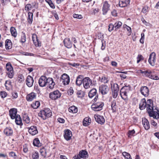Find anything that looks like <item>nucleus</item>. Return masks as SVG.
<instances>
[{"label":"nucleus","instance_id":"1","mask_svg":"<svg viewBox=\"0 0 159 159\" xmlns=\"http://www.w3.org/2000/svg\"><path fill=\"white\" fill-rule=\"evenodd\" d=\"M152 106H153V102L151 99H148L146 101L145 98L141 99L139 105V108L140 110L144 109L146 107L147 111L149 109V108H152Z\"/></svg>","mask_w":159,"mask_h":159},{"label":"nucleus","instance_id":"2","mask_svg":"<svg viewBox=\"0 0 159 159\" xmlns=\"http://www.w3.org/2000/svg\"><path fill=\"white\" fill-rule=\"evenodd\" d=\"M52 115L51 110L48 108H45L41 110L38 113L39 116L42 118L43 120H45L47 117H50Z\"/></svg>","mask_w":159,"mask_h":159},{"label":"nucleus","instance_id":"3","mask_svg":"<svg viewBox=\"0 0 159 159\" xmlns=\"http://www.w3.org/2000/svg\"><path fill=\"white\" fill-rule=\"evenodd\" d=\"M6 68L8 77L10 78H12L14 76V73L13 67L10 62L7 63Z\"/></svg>","mask_w":159,"mask_h":159},{"label":"nucleus","instance_id":"4","mask_svg":"<svg viewBox=\"0 0 159 159\" xmlns=\"http://www.w3.org/2000/svg\"><path fill=\"white\" fill-rule=\"evenodd\" d=\"M156 109L157 111H154L153 107L152 106V108H149V109L147 111L150 117H152L154 119H159V111L156 108Z\"/></svg>","mask_w":159,"mask_h":159},{"label":"nucleus","instance_id":"5","mask_svg":"<svg viewBox=\"0 0 159 159\" xmlns=\"http://www.w3.org/2000/svg\"><path fill=\"white\" fill-rule=\"evenodd\" d=\"M130 90L129 86H125L123 87L120 90V96L122 98L126 100L127 98L128 93Z\"/></svg>","mask_w":159,"mask_h":159},{"label":"nucleus","instance_id":"6","mask_svg":"<svg viewBox=\"0 0 159 159\" xmlns=\"http://www.w3.org/2000/svg\"><path fill=\"white\" fill-rule=\"evenodd\" d=\"M61 95V93L58 90H57L50 93L49 94V97L52 100H56L60 98Z\"/></svg>","mask_w":159,"mask_h":159},{"label":"nucleus","instance_id":"7","mask_svg":"<svg viewBox=\"0 0 159 159\" xmlns=\"http://www.w3.org/2000/svg\"><path fill=\"white\" fill-rule=\"evenodd\" d=\"M102 14L103 15H106L108 11L110 9V5L107 1H105L102 3Z\"/></svg>","mask_w":159,"mask_h":159},{"label":"nucleus","instance_id":"8","mask_svg":"<svg viewBox=\"0 0 159 159\" xmlns=\"http://www.w3.org/2000/svg\"><path fill=\"white\" fill-rule=\"evenodd\" d=\"M103 106L104 103L103 102H98L92 105V108L94 111H98L102 110Z\"/></svg>","mask_w":159,"mask_h":159},{"label":"nucleus","instance_id":"9","mask_svg":"<svg viewBox=\"0 0 159 159\" xmlns=\"http://www.w3.org/2000/svg\"><path fill=\"white\" fill-rule=\"evenodd\" d=\"M70 81V78L68 75L64 73L62 75L60 81L62 82L64 85L68 84L69 83Z\"/></svg>","mask_w":159,"mask_h":159},{"label":"nucleus","instance_id":"10","mask_svg":"<svg viewBox=\"0 0 159 159\" xmlns=\"http://www.w3.org/2000/svg\"><path fill=\"white\" fill-rule=\"evenodd\" d=\"M92 84V81L89 78L86 77L84 79L83 84L85 89L89 88Z\"/></svg>","mask_w":159,"mask_h":159},{"label":"nucleus","instance_id":"11","mask_svg":"<svg viewBox=\"0 0 159 159\" xmlns=\"http://www.w3.org/2000/svg\"><path fill=\"white\" fill-rule=\"evenodd\" d=\"M55 84V83L54 82L53 79L51 78H48L46 84V86L48 89H53Z\"/></svg>","mask_w":159,"mask_h":159},{"label":"nucleus","instance_id":"12","mask_svg":"<svg viewBox=\"0 0 159 159\" xmlns=\"http://www.w3.org/2000/svg\"><path fill=\"white\" fill-rule=\"evenodd\" d=\"M47 80L48 78L45 76H41L39 80V86L42 87L46 86Z\"/></svg>","mask_w":159,"mask_h":159},{"label":"nucleus","instance_id":"13","mask_svg":"<svg viewBox=\"0 0 159 159\" xmlns=\"http://www.w3.org/2000/svg\"><path fill=\"white\" fill-rule=\"evenodd\" d=\"M88 96L90 98H92L94 96H96L94 100V101H96L98 97V95L97 94L96 89L93 88L91 89L89 93Z\"/></svg>","mask_w":159,"mask_h":159},{"label":"nucleus","instance_id":"14","mask_svg":"<svg viewBox=\"0 0 159 159\" xmlns=\"http://www.w3.org/2000/svg\"><path fill=\"white\" fill-rule=\"evenodd\" d=\"M109 88L106 85H102L99 87V92L102 95L107 94L109 91Z\"/></svg>","mask_w":159,"mask_h":159},{"label":"nucleus","instance_id":"15","mask_svg":"<svg viewBox=\"0 0 159 159\" xmlns=\"http://www.w3.org/2000/svg\"><path fill=\"white\" fill-rule=\"evenodd\" d=\"M156 54L154 52H152L149 56L148 62L152 66L154 65L156 62Z\"/></svg>","mask_w":159,"mask_h":159},{"label":"nucleus","instance_id":"16","mask_svg":"<svg viewBox=\"0 0 159 159\" xmlns=\"http://www.w3.org/2000/svg\"><path fill=\"white\" fill-rule=\"evenodd\" d=\"M140 91L141 93L145 97H147L148 96L149 90L147 87H141L140 88Z\"/></svg>","mask_w":159,"mask_h":159},{"label":"nucleus","instance_id":"17","mask_svg":"<svg viewBox=\"0 0 159 159\" xmlns=\"http://www.w3.org/2000/svg\"><path fill=\"white\" fill-rule=\"evenodd\" d=\"M94 116L96 121L98 123L102 125L105 123V120L103 116L98 115H95Z\"/></svg>","mask_w":159,"mask_h":159},{"label":"nucleus","instance_id":"18","mask_svg":"<svg viewBox=\"0 0 159 159\" xmlns=\"http://www.w3.org/2000/svg\"><path fill=\"white\" fill-rule=\"evenodd\" d=\"M72 136L71 131L69 129L65 130H64V137L65 139L67 141L70 140Z\"/></svg>","mask_w":159,"mask_h":159},{"label":"nucleus","instance_id":"19","mask_svg":"<svg viewBox=\"0 0 159 159\" xmlns=\"http://www.w3.org/2000/svg\"><path fill=\"white\" fill-rule=\"evenodd\" d=\"M17 110L15 108H12L9 111V115L12 119H15L17 117Z\"/></svg>","mask_w":159,"mask_h":159},{"label":"nucleus","instance_id":"20","mask_svg":"<svg viewBox=\"0 0 159 159\" xmlns=\"http://www.w3.org/2000/svg\"><path fill=\"white\" fill-rule=\"evenodd\" d=\"M28 129H29V132L32 135H34L38 133L37 127L35 125L31 126L30 128H28Z\"/></svg>","mask_w":159,"mask_h":159},{"label":"nucleus","instance_id":"21","mask_svg":"<svg viewBox=\"0 0 159 159\" xmlns=\"http://www.w3.org/2000/svg\"><path fill=\"white\" fill-rule=\"evenodd\" d=\"M26 84L29 87H31L33 84L34 80L32 77L30 75L27 76L26 80Z\"/></svg>","mask_w":159,"mask_h":159},{"label":"nucleus","instance_id":"22","mask_svg":"<svg viewBox=\"0 0 159 159\" xmlns=\"http://www.w3.org/2000/svg\"><path fill=\"white\" fill-rule=\"evenodd\" d=\"M32 39L34 44L36 47H39L41 46L40 42L39 41L37 36L36 34H33Z\"/></svg>","mask_w":159,"mask_h":159},{"label":"nucleus","instance_id":"23","mask_svg":"<svg viewBox=\"0 0 159 159\" xmlns=\"http://www.w3.org/2000/svg\"><path fill=\"white\" fill-rule=\"evenodd\" d=\"M4 133L7 136H11L13 134V131L11 128L7 127L4 129Z\"/></svg>","mask_w":159,"mask_h":159},{"label":"nucleus","instance_id":"24","mask_svg":"<svg viewBox=\"0 0 159 159\" xmlns=\"http://www.w3.org/2000/svg\"><path fill=\"white\" fill-rule=\"evenodd\" d=\"M65 46L68 48H71L72 47V43L70 39L69 38H65L63 41Z\"/></svg>","mask_w":159,"mask_h":159},{"label":"nucleus","instance_id":"25","mask_svg":"<svg viewBox=\"0 0 159 159\" xmlns=\"http://www.w3.org/2000/svg\"><path fill=\"white\" fill-rule=\"evenodd\" d=\"M142 123L143 127L146 130H148L150 128V125L148 120L146 118L142 119Z\"/></svg>","mask_w":159,"mask_h":159},{"label":"nucleus","instance_id":"26","mask_svg":"<svg viewBox=\"0 0 159 159\" xmlns=\"http://www.w3.org/2000/svg\"><path fill=\"white\" fill-rule=\"evenodd\" d=\"M130 2V1L127 0H120L119 1V6L120 7H124L126 6Z\"/></svg>","mask_w":159,"mask_h":159},{"label":"nucleus","instance_id":"27","mask_svg":"<svg viewBox=\"0 0 159 159\" xmlns=\"http://www.w3.org/2000/svg\"><path fill=\"white\" fill-rule=\"evenodd\" d=\"M36 95L35 93L32 92L28 94L26 96V99L28 101H31L36 98Z\"/></svg>","mask_w":159,"mask_h":159},{"label":"nucleus","instance_id":"28","mask_svg":"<svg viewBox=\"0 0 159 159\" xmlns=\"http://www.w3.org/2000/svg\"><path fill=\"white\" fill-rule=\"evenodd\" d=\"M83 76L82 75H79L76 79V83L77 85L78 86H80L83 83Z\"/></svg>","mask_w":159,"mask_h":159},{"label":"nucleus","instance_id":"29","mask_svg":"<svg viewBox=\"0 0 159 159\" xmlns=\"http://www.w3.org/2000/svg\"><path fill=\"white\" fill-rule=\"evenodd\" d=\"M80 155L81 158L84 159L87 158L89 156L88 152L85 150H82L80 152Z\"/></svg>","mask_w":159,"mask_h":159},{"label":"nucleus","instance_id":"30","mask_svg":"<svg viewBox=\"0 0 159 159\" xmlns=\"http://www.w3.org/2000/svg\"><path fill=\"white\" fill-rule=\"evenodd\" d=\"M5 46L7 50L10 49L12 47V44L10 40L7 39L6 40Z\"/></svg>","mask_w":159,"mask_h":159},{"label":"nucleus","instance_id":"31","mask_svg":"<svg viewBox=\"0 0 159 159\" xmlns=\"http://www.w3.org/2000/svg\"><path fill=\"white\" fill-rule=\"evenodd\" d=\"M91 120L90 118L85 117L84 118L83 121V125L85 126H87L90 124Z\"/></svg>","mask_w":159,"mask_h":159},{"label":"nucleus","instance_id":"32","mask_svg":"<svg viewBox=\"0 0 159 159\" xmlns=\"http://www.w3.org/2000/svg\"><path fill=\"white\" fill-rule=\"evenodd\" d=\"M69 111L70 112L75 113L78 112V109L77 107L73 106L70 107L69 109Z\"/></svg>","mask_w":159,"mask_h":159},{"label":"nucleus","instance_id":"33","mask_svg":"<svg viewBox=\"0 0 159 159\" xmlns=\"http://www.w3.org/2000/svg\"><path fill=\"white\" fill-rule=\"evenodd\" d=\"M111 106L112 112H115L116 109V102L115 100H113L111 102Z\"/></svg>","mask_w":159,"mask_h":159},{"label":"nucleus","instance_id":"34","mask_svg":"<svg viewBox=\"0 0 159 159\" xmlns=\"http://www.w3.org/2000/svg\"><path fill=\"white\" fill-rule=\"evenodd\" d=\"M122 25V23L119 21H117L114 24V29L115 30L119 29L121 26Z\"/></svg>","mask_w":159,"mask_h":159},{"label":"nucleus","instance_id":"35","mask_svg":"<svg viewBox=\"0 0 159 159\" xmlns=\"http://www.w3.org/2000/svg\"><path fill=\"white\" fill-rule=\"evenodd\" d=\"M33 144L34 146L37 147H39L41 145L38 138H36L33 140Z\"/></svg>","mask_w":159,"mask_h":159},{"label":"nucleus","instance_id":"36","mask_svg":"<svg viewBox=\"0 0 159 159\" xmlns=\"http://www.w3.org/2000/svg\"><path fill=\"white\" fill-rule=\"evenodd\" d=\"M40 102L39 101H36L33 102L31 105V107L34 109H37L40 105Z\"/></svg>","mask_w":159,"mask_h":159},{"label":"nucleus","instance_id":"37","mask_svg":"<svg viewBox=\"0 0 159 159\" xmlns=\"http://www.w3.org/2000/svg\"><path fill=\"white\" fill-rule=\"evenodd\" d=\"M11 35L14 37H16L17 35V33L16 29L13 27H11L10 29Z\"/></svg>","mask_w":159,"mask_h":159},{"label":"nucleus","instance_id":"38","mask_svg":"<svg viewBox=\"0 0 159 159\" xmlns=\"http://www.w3.org/2000/svg\"><path fill=\"white\" fill-rule=\"evenodd\" d=\"M26 41V36L25 33L23 32H21V39L20 42L22 44L24 43Z\"/></svg>","mask_w":159,"mask_h":159},{"label":"nucleus","instance_id":"39","mask_svg":"<svg viewBox=\"0 0 159 159\" xmlns=\"http://www.w3.org/2000/svg\"><path fill=\"white\" fill-rule=\"evenodd\" d=\"M15 119V122L17 125H20L22 124V120L19 115H17V117Z\"/></svg>","mask_w":159,"mask_h":159},{"label":"nucleus","instance_id":"40","mask_svg":"<svg viewBox=\"0 0 159 159\" xmlns=\"http://www.w3.org/2000/svg\"><path fill=\"white\" fill-rule=\"evenodd\" d=\"M23 121L27 124H29L30 122V119L26 114H25L23 115Z\"/></svg>","mask_w":159,"mask_h":159},{"label":"nucleus","instance_id":"41","mask_svg":"<svg viewBox=\"0 0 159 159\" xmlns=\"http://www.w3.org/2000/svg\"><path fill=\"white\" fill-rule=\"evenodd\" d=\"M39 152L43 157H46L47 155V152L46 149L44 148L43 147L42 148H41Z\"/></svg>","mask_w":159,"mask_h":159},{"label":"nucleus","instance_id":"42","mask_svg":"<svg viewBox=\"0 0 159 159\" xmlns=\"http://www.w3.org/2000/svg\"><path fill=\"white\" fill-rule=\"evenodd\" d=\"M33 14L31 12H29L28 13V22L30 24H31L33 21Z\"/></svg>","mask_w":159,"mask_h":159},{"label":"nucleus","instance_id":"43","mask_svg":"<svg viewBox=\"0 0 159 159\" xmlns=\"http://www.w3.org/2000/svg\"><path fill=\"white\" fill-rule=\"evenodd\" d=\"M99 78L101 82L104 83H107L109 81L108 78L104 76H103L101 77H100Z\"/></svg>","mask_w":159,"mask_h":159},{"label":"nucleus","instance_id":"44","mask_svg":"<svg viewBox=\"0 0 159 159\" xmlns=\"http://www.w3.org/2000/svg\"><path fill=\"white\" fill-rule=\"evenodd\" d=\"M111 88L112 91H119V88L117 84H114L113 86L111 84Z\"/></svg>","mask_w":159,"mask_h":159},{"label":"nucleus","instance_id":"45","mask_svg":"<svg viewBox=\"0 0 159 159\" xmlns=\"http://www.w3.org/2000/svg\"><path fill=\"white\" fill-rule=\"evenodd\" d=\"M17 81L20 83L23 82L24 80V76L22 74H19L17 78Z\"/></svg>","mask_w":159,"mask_h":159},{"label":"nucleus","instance_id":"46","mask_svg":"<svg viewBox=\"0 0 159 159\" xmlns=\"http://www.w3.org/2000/svg\"><path fill=\"white\" fill-rule=\"evenodd\" d=\"M122 155L125 157V159H132L130 154L126 152H123Z\"/></svg>","mask_w":159,"mask_h":159},{"label":"nucleus","instance_id":"47","mask_svg":"<svg viewBox=\"0 0 159 159\" xmlns=\"http://www.w3.org/2000/svg\"><path fill=\"white\" fill-rule=\"evenodd\" d=\"M11 82L9 80H6L5 84L6 89L9 90L10 89V87L11 86Z\"/></svg>","mask_w":159,"mask_h":159},{"label":"nucleus","instance_id":"48","mask_svg":"<svg viewBox=\"0 0 159 159\" xmlns=\"http://www.w3.org/2000/svg\"><path fill=\"white\" fill-rule=\"evenodd\" d=\"M117 72L121 73L119 75L120 76L121 78V79H124L126 78V76L125 75V74H127L126 72Z\"/></svg>","mask_w":159,"mask_h":159},{"label":"nucleus","instance_id":"49","mask_svg":"<svg viewBox=\"0 0 159 159\" xmlns=\"http://www.w3.org/2000/svg\"><path fill=\"white\" fill-rule=\"evenodd\" d=\"M135 133V131L134 129H133L131 130H129L128 133V136L129 138H131L132 136H133V134Z\"/></svg>","mask_w":159,"mask_h":159},{"label":"nucleus","instance_id":"50","mask_svg":"<svg viewBox=\"0 0 159 159\" xmlns=\"http://www.w3.org/2000/svg\"><path fill=\"white\" fill-rule=\"evenodd\" d=\"M39 154L38 152H36L34 153L32 155L33 159H38L39 158Z\"/></svg>","mask_w":159,"mask_h":159},{"label":"nucleus","instance_id":"51","mask_svg":"<svg viewBox=\"0 0 159 159\" xmlns=\"http://www.w3.org/2000/svg\"><path fill=\"white\" fill-rule=\"evenodd\" d=\"M123 27L124 28H125L129 32V34L130 35L131 33V28L130 27L126 25H123Z\"/></svg>","mask_w":159,"mask_h":159},{"label":"nucleus","instance_id":"52","mask_svg":"<svg viewBox=\"0 0 159 159\" xmlns=\"http://www.w3.org/2000/svg\"><path fill=\"white\" fill-rule=\"evenodd\" d=\"M77 95L78 97L82 98L84 97V93L83 91L80 90L77 91Z\"/></svg>","mask_w":159,"mask_h":159},{"label":"nucleus","instance_id":"53","mask_svg":"<svg viewBox=\"0 0 159 159\" xmlns=\"http://www.w3.org/2000/svg\"><path fill=\"white\" fill-rule=\"evenodd\" d=\"M9 155L10 157H12L14 159H16L17 157V155L13 152H11L9 153Z\"/></svg>","mask_w":159,"mask_h":159},{"label":"nucleus","instance_id":"54","mask_svg":"<svg viewBox=\"0 0 159 159\" xmlns=\"http://www.w3.org/2000/svg\"><path fill=\"white\" fill-rule=\"evenodd\" d=\"M141 71V73L142 74L144 75L145 76L148 77L149 76V75L150 74V73L151 71H149L148 70L145 71H142L141 70H140Z\"/></svg>","mask_w":159,"mask_h":159},{"label":"nucleus","instance_id":"55","mask_svg":"<svg viewBox=\"0 0 159 159\" xmlns=\"http://www.w3.org/2000/svg\"><path fill=\"white\" fill-rule=\"evenodd\" d=\"M73 16L74 18L78 19H81L83 18V16L82 15H78L76 14H73Z\"/></svg>","mask_w":159,"mask_h":159},{"label":"nucleus","instance_id":"56","mask_svg":"<svg viewBox=\"0 0 159 159\" xmlns=\"http://www.w3.org/2000/svg\"><path fill=\"white\" fill-rule=\"evenodd\" d=\"M148 7L147 6H145L142 9V11L144 13H146L148 12Z\"/></svg>","mask_w":159,"mask_h":159},{"label":"nucleus","instance_id":"57","mask_svg":"<svg viewBox=\"0 0 159 159\" xmlns=\"http://www.w3.org/2000/svg\"><path fill=\"white\" fill-rule=\"evenodd\" d=\"M114 28V25L111 23L108 26V31L109 32H111L113 30Z\"/></svg>","mask_w":159,"mask_h":159},{"label":"nucleus","instance_id":"58","mask_svg":"<svg viewBox=\"0 0 159 159\" xmlns=\"http://www.w3.org/2000/svg\"><path fill=\"white\" fill-rule=\"evenodd\" d=\"M0 95L2 98H5L7 95V93L6 92L4 91H1L0 92Z\"/></svg>","mask_w":159,"mask_h":159},{"label":"nucleus","instance_id":"59","mask_svg":"<svg viewBox=\"0 0 159 159\" xmlns=\"http://www.w3.org/2000/svg\"><path fill=\"white\" fill-rule=\"evenodd\" d=\"M32 8V6L31 4H27L25 7V10L27 11H29Z\"/></svg>","mask_w":159,"mask_h":159},{"label":"nucleus","instance_id":"60","mask_svg":"<svg viewBox=\"0 0 159 159\" xmlns=\"http://www.w3.org/2000/svg\"><path fill=\"white\" fill-rule=\"evenodd\" d=\"M118 91H112V96L114 98H116L118 96Z\"/></svg>","mask_w":159,"mask_h":159},{"label":"nucleus","instance_id":"61","mask_svg":"<svg viewBox=\"0 0 159 159\" xmlns=\"http://www.w3.org/2000/svg\"><path fill=\"white\" fill-rule=\"evenodd\" d=\"M101 42L102 43V44L101 49L102 50H103L105 49L106 46V44L104 43V42H105V41H104V40H102Z\"/></svg>","mask_w":159,"mask_h":159},{"label":"nucleus","instance_id":"62","mask_svg":"<svg viewBox=\"0 0 159 159\" xmlns=\"http://www.w3.org/2000/svg\"><path fill=\"white\" fill-rule=\"evenodd\" d=\"M151 124L155 127H157V123L153 120H151Z\"/></svg>","mask_w":159,"mask_h":159},{"label":"nucleus","instance_id":"63","mask_svg":"<svg viewBox=\"0 0 159 159\" xmlns=\"http://www.w3.org/2000/svg\"><path fill=\"white\" fill-rule=\"evenodd\" d=\"M92 11H93V14H95L98 12L99 10L98 8H93L92 9Z\"/></svg>","mask_w":159,"mask_h":159},{"label":"nucleus","instance_id":"64","mask_svg":"<svg viewBox=\"0 0 159 159\" xmlns=\"http://www.w3.org/2000/svg\"><path fill=\"white\" fill-rule=\"evenodd\" d=\"M12 98H16L18 97V94L17 93L14 92L12 93Z\"/></svg>","mask_w":159,"mask_h":159}]
</instances>
